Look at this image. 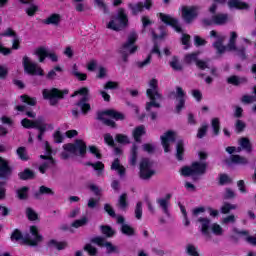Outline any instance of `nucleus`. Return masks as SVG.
I'll return each mask as SVG.
<instances>
[{
	"mask_svg": "<svg viewBox=\"0 0 256 256\" xmlns=\"http://www.w3.org/2000/svg\"><path fill=\"white\" fill-rule=\"evenodd\" d=\"M149 87L146 90V96L150 99V102L146 103V111H151V107L160 109L161 104L157 101H163V94L159 93V81L153 78L149 82Z\"/></svg>",
	"mask_w": 256,
	"mask_h": 256,
	"instance_id": "nucleus-1",
	"label": "nucleus"
},
{
	"mask_svg": "<svg viewBox=\"0 0 256 256\" xmlns=\"http://www.w3.org/2000/svg\"><path fill=\"white\" fill-rule=\"evenodd\" d=\"M137 33L131 32L128 35V40L126 43L122 45V47L119 49V53L122 56V59L124 63H127L129 61V55H133L138 49L137 45Z\"/></svg>",
	"mask_w": 256,
	"mask_h": 256,
	"instance_id": "nucleus-2",
	"label": "nucleus"
},
{
	"mask_svg": "<svg viewBox=\"0 0 256 256\" xmlns=\"http://www.w3.org/2000/svg\"><path fill=\"white\" fill-rule=\"evenodd\" d=\"M64 151L85 159L87 155V143L83 139H76L73 143L63 145Z\"/></svg>",
	"mask_w": 256,
	"mask_h": 256,
	"instance_id": "nucleus-3",
	"label": "nucleus"
},
{
	"mask_svg": "<svg viewBox=\"0 0 256 256\" xmlns=\"http://www.w3.org/2000/svg\"><path fill=\"white\" fill-rule=\"evenodd\" d=\"M65 95H69V89L59 90L58 88H51L42 91L43 99L50 101L52 107H55L59 100L65 99Z\"/></svg>",
	"mask_w": 256,
	"mask_h": 256,
	"instance_id": "nucleus-4",
	"label": "nucleus"
},
{
	"mask_svg": "<svg viewBox=\"0 0 256 256\" xmlns=\"http://www.w3.org/2000/svg\"><path fill=\"white\" fill-rule=\"evenodd\" d=\"M81 95L82 98L76 103V107L80 108L82 115H87L91 111V104H89V88L82 87L71 95V97H77Z\"/></svg>",
	"mask_w": 256,
	"mask_h": 256,
	"instance_id": "nucleus-5",
	"label": "nucleus"
},
{
	"mask_svg": "<svg viewBox=\"0 0 256 256\" xmlns=\"http://www.w3.org/2000/svg\"><path fill=\"white\" fill-rule=\"evenodd\" d=\"M116 21H118V24L115 23V20H111L107 24V29H111L112 31H123V29L129 27V17L127 16V13H125V8L118 9Z\"/></svg>",
	"mask_w": 256,
	"mask_h": 256,
	"instance_id": "nucleus-6",
	"label": "nucleus"
},
{
	"mask_svg": "<svg viewBox=\"0 0 256 256\" xmlns=\"http://www.w3.org/2000/svg\"><path fill=\"white\" fill-rule=\"evenodd\" d=\"M207 173L206 162H193L191 166H184L181 169V175L183 177H192L193 175H205Z\"/></svg>",
	"mask_w": 256,
	"mask_h": 256,
	"instance_id": "nucleus-7",
	"label": "nucleus"
},
{
	"mask_svg": "<svg viewBox=\"0 0 256 256\" xmlns=\"http://www.w3.org/2000/svg\"><path fill=\"white\" fill-rule=\"evenodd\" d=\"M153 162L149 158H142L139 164V178L149 181L157 172L152 169Z\"/></svg>",
	"mask_w": 256,
	"mask_h": 256,
	"instance_id": "nucleus-8",
	"label": "nucleus"
},
{
	"mask_svg": "<svg viewBox=\"0 0 256 256\" xmlns=\"http://www.w3.org/2000/svg\"><path fill=\"white\" fill-rule=\"evenodd\" d=\"M22 65L24 67L25 73L28 75H39L40 77L45 75V72L41 67L37 66V63L31 62V58H29V56H24L22 58Z\"/></svg>",
	"mask_w": 256,
	"mask_h": 256,
	"instance_id": "nucleus-9",
	"label": "nucleus"
},
{
	"mask_svg": "<svg viewBox=\"0 0 256 256\" xmlns=\"http://www.w3.org/2000/svg\"><path fill=\"white\" fill-rule=\"evenodd\" d=\"M30 233L34 237V239H31V236L29 234H26L24 239V245H27L28 247H37L39 243L43 242V235L39 234V228H37V226H30Z\"/></svg>",
	"mask_w": 256,
	"mask_h": 256,
	"instance_id": "nucleus-10",
	"label": "nucleus"
},
{
	"mask_svg": "<svg viewBox=\"0 0 256 256\" xmlns=\"http://www.w3.org/2000/svg\"><path fill=\"white\" fill-rule=\"evenodd\" d=\"M158 17L162 21V23H164L165 25H168L169 27H172V29H174L176 33H183V28L179 23V19L174 18L173 16L162 13V12L158 14Z\"/></svg>",
	"mask_w": 256,
	"mask_h": 256,
	"instance_id": "nucleus-11",
	"label": "nucleus"
},
{
	"mask_svg": "<svg viewBox=\"0 0 256 256\" xmlns=\"http://www.w3.org/2000/svg\"><path fill=\"white\" fill-rule=\"evenodd\" d=\"M172 95H175L176 99V107L175 111L176 113H181L183 109H185V101L187 99V92L183 90L182 87L176 86V92H172Z\"/></svg>",
	"mask_w": 256,
	"mask_h": 256,
	"instance_id": "nucleus-12",
	"label": "nucleus"
},
{
	"mask_svg": "<svg viewBox=\"0 0 256 256\" xmlns=\"http://www.w3.org/2000/svg\"><path fill=\"white\" fill-rule=\"evenodd\" d=\"M159 31L161 33L158 35L154 29L151 30L152 40L154 43V46L151 50V53H155L158 55V57H161V50L159 49V44L157 43L158 39H165L167 37V31L165 30V26L161 25L158 27Z\"/></svg>",
	"mask_w": 256,
	"mask_h": 256,
	"instance_id": "nucleus-13",
	"label": "nucleus"
},
{
	"mask_svg": "<svg viewBox=\"0 0 256 256\" xmlns=\"http://www.w3.org/2000/svg\"><path fill=\"white\" fill-rule=\"evenodd\" d=\"M197 6H184L182 7V19L187 23L188 25L191 24L192 21H195L197 17L199 16Z\"/></svg>",
	"mask_w": 256,
	"mask_h": 256,
	"instance_id": "nucleus-14",
	"label": "nucleus"
},
{
	"mask_svg": "<svg viewBox=\"0 0 256 256\" xmlns=\"http://www.w3.org/2000/svg\"><path fill=\"white\" fill-rule=\"evenodd\" d=\"M13 175V168L9 165V160L0 157V179L8 181Z\"/></svg>",
	"mask_w": 256,
	"mask_h": 256,
	"instance_id": "nucleus-15",
	"label": "nucleus"
},
{
	"mask_svg": "<svg viewBox=\"0 0 256 256\" xmlns=\"http://www.w3.org/2000/svg\"><path fill=\"white\" fill-rule=\"evenodd\" d=\"M162 141V147L164 148V153H169L171 151L170 143H175L177 135L173 130H168L163 136L160 137Z\"/></svg>",
	"mask_w": 256,
	"mask_h": 256,
	"instance_id": "nucleus-16",
	"label": "nucleus"
},
{
	"mask_svg": "<svg viewBox=\"0 0 256 256\" xmlns=\"http://www.w3.org/2000/svg\"><path fill=\"white\" fill-rule=\"evenodd\" d=\"M210 37H214L215 39H218V41H215L212 45L214 49H216L218 55H223V53L227 51V46L223 45L225 38L219 37V35L217 34V31L215 30L210 31Z\"/></svg>",
	"mask_w": 256,
	"mask_h": 256,
	"instance_id": "nucleus-17",
	"label": "nucleus"
},
{
	"mask_svg": "<svg viewBox=\"0 0 256 256\" xmlns=\"http://www.w3.org/2000/svg\"><path fill=\"white\" fill-rule=\"evenodd\" d=\"M44 121L43 117H39L37 120L24 118L21 120V125L24 129H37Z\"/></svg>",
	"mask_w": 256,
	"mask_h": 256,
	"instance_id": "nucleus-18",
	"label": "nucleus"
},
{
	"mask_svg": "<svg viewBox=\"0 0 256 256\" xmlns=\"http://www.w3.org/2000/svg\"><path fill=\"white\" fill-rule=\"evenodd\" d=\"M171 197V194H166L165 198H158L156 200L157 204L167 217H171V213H169V201H171Z\"/></svg>",
	"mask_w": 256,
	"mask_h": 256,
	"instance_id": "nucleus-19",
	"label": "nucleus"
},
{
	"mask_svg": "<svg viewBox=\"0 0 256 256\" xmlns=\"http://www.w3.org/2000/svg\"><path fill=\"white\" fill-rule=\"evenodd\" d=\"M48 249H56L57 251H63L69 247L67 241H57L56 239H51L47 242Z\"/></svg>",
	"mask_w": 256,
	"mask_h": 256,
	"instance_id": "nucleus-20",
	"label": "nucleus"
},
{
	"mask_svg": "<svg viewBox=\"0 0 256 256\" xmlns=\"http://www.w3.org/2000/svg\"><path fill=\"white\" fill-rule=\"evenodd\" d=\"M226 82L228 83V85H233L234 87H239V85H245V84L249 83V80L245 76L239 77L237 75H232L227 78Z\"/></svg>",
	"mask_w": 256,
	"mask_h": 256,
	"instance_id": "nucleus-21",
	"label": "nucleus"
},
{
	"mask_svg": "<svg viewBox=\"0 0 256 256\" xmlns=\"http://www.w3.org/2000/svg\"><path fill=\"white\" fill-rule=\"evenodd\" d=\"M44 25H54V27H59L61 24V14L52 13L46 19L42 20Z\"/></svg>",
	"mask_w": 256,
	"mask_h": 256,
	"instance_id": "nucleus-22",
	"label": "nucleus"
},
{
	"mask_svg": "<svg viewBox=\"0 0 256 256\" xmlns=\"http://www.w3.org/2000/svg\"><path fill=\"white\" fill-rule=\"evenodd\" d=\"M198 223H201V233L202 235L209 236L210 232L209 229H211V219L200 217L198 218Z\"/></svg>",
	"mask_w": 256,
	"mask_h": 256,
	"instance_id": "nucleus-23",
	"label": "nucleus"
},
{
	"mask_svg": "<svg viewBox=\"0 0 256 256\" xmlns=\"http://www.w3.org/2000/svg\"><path fill=\"white\" fill-rule=\"evenodd\" d=\"M147 133V131L145 130V126L144 125H140L134 128L133 132H132V136L134 138V141L136 143H141V137L143 135H145Z\"/></svg>",
	"mask_w": 256,
	"mask_h": 256,
	"instance_id": "nucleus-24",
	"label": "nucleus"
},
{
	"mask_svg": "<svg viewBox=\"0 0 256 256\" xmlns=\"http://www.w3.org/2000/svg\"><path fill=\"white\" fill-rule=\"evenodd\" d=\"M111 170L117 171V173H118V175H120V177H123V175H125V173L127 172V170L124 168V166L121 165V160H119V158L114 159V161L112 162V165H111Z\"/></svg>",
	"mask_w": 256,
	"mask_h": 256,
	"instance_id": "nucleus-25",
	"label": "nucleus"
},
{
	"mask_svg": "<svg viewBox=\"0 0 256 256\" xmlns=\"http://www.w3.org/2000/svg\"><path fill=\"white\" fill-rule=\"evenodd\" d=\"M185 156V142L183 140H178L176 144V159L177 161H183Z\"/></svg>",
	"mask_w": 256,
	"mask_h": 256,
	"instance_id": "nucleus-26",
	"label": "nucleus"
},
{
	"mask_svg": "<svg viewBox=\"0 0 256 256\" xmlns=\"http://www.w3.org/2000/svg\"><path fill=\"white\" fill-rule=\"evenodd\" d=\"M85 165L86 167H92L94 171H97L98 177H100V175H103V171H105V164H103V162L101 161H97L95 163L86 162Z\"/></svg>",
	"mask_w": 256,
	"mask_h": 256,
	"instance_id": "nucleus-27",
	"label": "nucleus"
},
{
	"mask_svg": "<svg viewBox=\"0 0 256 256\" xmlns=\"http://www.w3.org/2000/svg\"><path fill=\"white\" fill-rule=\"evenodd\" d=\"M138 155H139V146H137V144L133 143L132 147H131L130 159H129V163L132 167H135V165H137Z\"/></svg>",
	"mask_w": 256,
	"mask_h": 256,
	"instance_id": "nucleus-28",
	"label": "nucleus"
},
{
	"mask_svg": "<svg viewBox=\"0 0 256 256\" xmlns=\"http://www.w3.org/2000/svg\"><path fill=\"white\" fill-rule=\"evenodd\" d=\"M228 7L230 9L243 10V9H249V4H247V2H240V0H229Z\"/></svg>",
	"mask_w": 256,
	"mask_h": 256,
	"instance_id": "nucleus-29",
	"label": "nucleus"
},
{
	"mask_svg": "<svg viewBox=\"0 0 256 256\" xmlns=\"http://www.w3.org/2000/svg\"><path fill=\"white\" fill-rule=\"evenodd\" d=\"M230 160L231 163H234V165H249V159L239 154L231 155Z\"/></svg>",
	"mask_w": 256,
	"mask_h": 256,
	"instance_id": "nucleus-30",
	"label": "nucleus"
},
{
	"mask_svg": "<svg viewBox=\"0 0 256 256\" xmlns=\"http://www.w3.org/2000/svg\"><path fill=\"white\" fill-rule=\"evenodd\" d=\"M212 16H213L214 25H225V23L229 21L228 14L218 13Z\"/></svg>",
	"mask_w": 256,
	"mask_h": 256,
	"instance_id": "nucleus-31",
	"label": "nucleus"
},
{
	"mask_svg": "<svg viewBox=\"0 0 256 256\" xmlns=\"http://www.w3.org/2000/svg\"><path fill=\"white\" fill-rule=\"evenodd\" d=\"M128 8L131 10V15L133 16H137L144 11L143 2H137L136 4L129 3Z\"/></svg>",
	"mask_w": 256,
	"mask_h": 256,
	"instance_id": "nucleus-32",
	"label": "nucleus"
},
{
	"mask_svg": "<svg viewBox=\"0 0 256 256\" xmlns=\"http://www.w3.org/2000/svg\"><path fill=\"white\" fill-rule=\"evenodd\" d=\"M106 115L115 121H125V114L118 112L115 109L106 110Z\"/></svg>",
	"mask_w": 256,
	"mask_h": 256,
	"instance_id": "nucleus-33",
	"label": "nucleus"
},
{
	"mask_svg": "<svg viewBox=\"0 0 256 256\" xmlns=\"http://www.w3.org/2000/svg\"><path fill=\"white\" fill-rule=\"evenodd\" d=\"M36 129L38 130V141H43V135H45L47 129H53V124H47L43 122Z\"/></svg>",
	"mask_w": 256,
	"mask_h": 256,
	"instance_id": "nucleus-34",
	"label": "nucleus"
},
{
	"mask_svg": "<svg viewBox=\"0 0 256 256\" xmlns=\"http://www.w3.org/2000/svg\"><path fill=\"white\" fill-rule=\"evenodd\" d=\"M41 195H55V191L45 185H42L39 187V191L34 193V197L35 199H39Z\"/></svg>",
	"mask_w": 256,
	"mask_h": 256,
	"instance_id": "nucleus-35",
	"label": "nucleus"
},
{
	"mask_svg": "<svg viewBox=\"0 0 256 256\" xmlns=\"http://www.w3.org/2000/svg\"><path fill=\"white\" fill-rule=\"evenodd\" d=\"M19 179L21 181H29L31 179H35V172L29 168L24 169V171L18 174Z\"/></svg>",
	"mask_w": 256,
	"mask_h": 256,
	"instance_id": "nucleus-36",
	"label": "nucleus"
},
{
	"mask_svg": "<svg viewBox=\"0 0 256 256\" xmlns=\"http://www.w3.org/2000/svg\"><path fill=\"white\" fill-rule=\"evenodd\" d=\"M120 231L122 235H126L127 237H135L136 235L135 228L129 224L121 225Z\"/></svg>",
	"mask_w": 256,
	"mask_h": 256,
	"instance_id": "nucleus-37",
	"label": "nucleus"
},
{
	"mask_svg": "<svg viewBox=\"0 0 256 256\" xmlns=\"http://www.w3.org/2000/svg\"><path fill=\"white\" fill-rule=\"evenodd\" d=\"M11 241H22L21 245H25V236L19 229H14L10 236Z\"/></svg>",
	"mask_w": 256,
	"mask_h": 256,
	"instance_id": "nucleus-38",
	"label": "nucleus"
},
{
	"mask_svg": "<svg viewBox=\"0 0 256 256\" xmlns=\"http://www.w3.org/2000/svg\"><path fill=\"white\" fill-rule=\"evenodd\" d=\"M235 233H237V235H244L246 237L245 241H247V243H250V245H254L256 247V237L249 236V231L235 229Z\"/></svg>",
	"mask_w": 256,
	"mask_h": 256,
	"instance_id": "nucleus-39",
	"label": "nucleus"
},
{
	"mask_svg": "<svg viewBox=\"0 0 256 256\" xmlns=\"http://www.w3.org/2000/svg\"><path fill=\"white\" fill-rule=\"evenodd\" d=\"M231 183H233V179H231L229 175L225 173H221L218 175V185H220V187H223L225 185H231Z\"/></svg>",
	"mask_w": 256,
	"mask_h": 256,
	"instance_id": "nucleus-40",
	"label": "nucleus"
},
{
	"mask_svg": "<svg viewBox=\"0 0 256 256\" xmlns=\"http://www.w3.org/2000/svg\"><path fill=\"white\" fill-rule=\"evenodd\" d=\"M235 209H237V204L224 202V204L220 208V211L222 215H229V213H231V211H235Z\"/></svg>",
	"mask_w": 256,
	"mask_h": 256,
	"instance_id": "nucleus-41",
	"label": "nucleus"
},
{
	"mask_svg": "<svg viewBox=\"0 0 256 256\" xmlns=\"http://www.w3.org/2000/svg\"><path fill=\"white\" fill-rule=\"evenodd\" d=\"M20 99L22 103H25V105H29L30 107H35L37 105V98L36 97H31L27 94L21 95Z\"/></svg>",
	"mask_w": 256,
	"mask_h": 256,
	"instance_id": "nucleus-42",
	"label": "nucleus"
},
{
	"mask_svg": "<svg viewBox=\"0 0 256 256\" xmlns=\"http://www.w3.org/2000/svg\"><path fill=\"white\" fill-rule=\"evenodd\" d=\"M35 55H37V57L39 59V63H43L45 61V59H47V57H49V52L47 51V49H45L43 47H39L36 49Z\"/></svg>",
	"mask_w": 256,
	"mask_h": 256,
	"instance_id": "nucleus-43",
	"label": "nucleus"
},
{
	"mask_svg": "<svg viewBox=\"0 0 256 256\" xmlns=\"http://www.w3.org/2000/svg\"><path fill=\"white\" fill-rule=\"evenodd\" d=\"M17 197L20 201H25L29 199V187L24 186L17 190Z\"/></svg>",
	"mask_w": 256,
	"mask_h": 256,
	"instance_id": "nucleus-44",
	"label": "nucleus"
},
{
	"mask_svg": "<svg viewBox=\"0 0 256 256\" xmlns=\"http://www.w3.org/2000/svg\"><path fill=\"white\" fill-rule=\"evenodd\" d=\"M100 231H101L102 235H105V237H107V238H111V237H113V235H115V230H113V227H111L109 225H101Z\"/></svg>",
	"mask_w": 256,
	"mask_h": 256,
	"instance_id": "nucleus-45",
	"label": "nucleus"
},
{
	"mask_svg": "<svg viewBox=\"0 0 256 256\" xmlns=\"http://www.w3.org/2000/svg\"><path fill=\"white\" fill-rule=\"evenodd\" d=\"M240 146L247 153H251V151H253V146L251 145V141L249 140V138H246V137L241 138L240 139Z\"/></svg>",
	"mask_w": 256,
	"mask_h": 256,
	"instance_id": "nucleus-46",
	"label": "nucleus"
},
{
	"mask_svg": "<svg viewBox=\"0 0 256 256\" xmlns=\"http://www.w3.org/2000/svg\"><path fill=\"white\" fill-rule=\"evenodd\" d=\"M16 154L18 155L21 161H29V154H27V148L24 146H20L16 150Z\"/></svg>",
	"mask_w": 256,
	"mask_h": 256,
	"instance_id": "nucleus-47",
	"label": "nucleus"
},
{
	"mask_svg": "<svg viewBox=\"0 0 256 256\" xmlns=\"http://www.w3.org/2000/svg\"><path fill=\"white\" fill-rule=\"evenodd\" d=\"M199 53L197 52H193L190 54H186L184 57V61L185 63H187V65H191V63H197V61L199 60Z\"/></svg>",
	"mask_w": 256,
	"mask_h": 256,
	"instance_id": "nucleus-48",
	"label": "nucleus"
},
{
	"mask_svg": "<svg viewBox=\"0 0 256 256\" xmlns=\"http://www.w3.org/2000/svg\"><path fill=\"white\" fill-rule=\"evenodd\" d=\"M118 207L122 211H125L129 207V202H127V193H123L118 199Z\"/></svg>",
	"mask_w": 256,
	"mask_h": 256,
	"instance_id": "nucleus-49",
	"label": "nucleus"
},
{
	"mask_svg": "<svg viewBox=\"0 0 256 256\" xmlns=\"http://www.w3.org/2000/svg\"><path fill=\"white\" fill-rule=\"evenodd\" d=\"M169 65L173 69V71H183V65H181L177 56H173L172 61H170Z\"/></svg>",
	"mask_w": 256,
	"mask_h": 256,
	"instance_id": "nucleus-50",
	"label": "nucleus"
},
{
	"mask_svg": "<svg viewBox=\"0 0 256 256\" xmlns=\"http://www.w3.org/2000/svg\"><path fill=\"white\" fill-rule=\"evenodd\" d=\"M211 125H212V129H213V133H214L215 137H217V135H219V133H221V122L219 121V118H213Z\"/></svg>",
	"mask_w": 256,
	"mask_h": 256,
	"instance_id": "nucleus-51",
	"label": "nucleus"
},
{
	"mask_svg": "<svg viewBox=\"0 0 256 256\" xmlns=\"http://www.w3.org/2000/svg\"><path fill=\"white\" fill-rule=\"evenodd\" d=\"M26 217L28 221H37L39 219V214L33 210L31 207L26 208Z\"/></svg>",
	"mask_w": 256,
	"mask_h": 256,
	"instance_id": "nucleus-52",
	"label": "nucleus"
},
{
	"mask_svg": "<svg viewBox=\"0 0 256 256\" xmlns=\"http://www.w3.org/2000/svg\"><path fill=\"white\" fill-rule=\"evenodd\" d=\"M88 151L91 155H94L96 159H103V154H101V150L95 145L88 146Z\"/></svg>",
	"mask_w": 256,
	"mask_h": 256,
	"instance_id": "nucleus-53",
	"label": "nucleus"
},
{
	"mask_svg": "<svg viewBox=\"0 0 256 256\" xmlns=\"http://www.w3.org/2000/svg\"><path fill=\"white\" fill-rule=\"evenodd\" d=\"M61 73L63 72V68H61V66H55L52 70H50L48 72V74L46 75V79H49L50 81L55 79V77H57V72Z\"/></svg>",
	"mask_w": 256,
	"mask_h": 256,
	"instance_id": "nucleus-54",
	"label": "nucleus"
},
{
	"mask_svg": "<svg viewBox=\"0 0 256 256\" xmlns=\"http://www.w3.org/2000/svg\"><path fill=\"white\" fill-rule=\"evenodd\" d=\"M115 141H117L121 145H129V143H131V141L129 140V136L125 134H116Z\"/></svg>",
	"mask_w": 256,
	"mask_h": 256,
	"instance_id": "nucleus-55",
	"label": "nucleus"
},
{
	"mask_svg": "<svg viewBox=\"0 0 256 256\" xmlns=\"http://www.w3.org/2000/svg\"><path fill=\"white\" fill-rule=\"evenodd\" d=\"M186 253L189 255V256H201L199 254V251L197 250V247H195V245L193 244H188L186 246Z\"/></svg>",
	"mask_w": 256,
	"mask_h": 256,
	"instance_id": "nucleus-56",
	"label": "nucleus"
},
{
	"mask_svg": "<svg viewBox=\"0 0 256 256\" xmlns=\"http://www.w3.org/2000/svg\"><path fill=\"white\" fill-rule=\"evenodd\" d=\"M72 74L74 77H77L79 81H87V75L77 71V64H74Z\"/></svg>",
	"mask_w": 256,
	"mask_h": 256,
	"instance_id": "nucleus-57",
	"label": "nucleus"
},
{
	"mask_svg": "<svg viewBox=\"0 0 256 256\" xmlns=\"http://www.w3.org/2000/svg\"><path fill=\"white\" fill-rule=\"evenodd\" d=\"M89 220L87 219V217H83L81 219L75 220L72 224L71 227H74L75 229H79V227H83L85 225H87V222Z\"/></svg>",
	"mask_w": 256,
	"mask_h": 256,
	"instance_id": "nucleus-58",
	"label": "nucleus"
},
{
	"mask_svg": "<svg viewBox=\"0 0 256 256\" xmlns=\"http://www.w3.org/2000/svg\"><path fill=\"white\" fill-rule=\"evenodd\" d=\"M25 11L28 17H35V14L37 13V11H39V6L35 4H30V7L26 8Z\"/></svg>",
	"mask_w": 256,
	"mask_h": 256,
	"instance_id": "nucleus-59",
	"label": "nucleus"
},
{
	"mask_svg": "<svg viewBox=\"0 0 256 256\" xmlns=\"http://www.w3.org/2000/svg\"><path fill=\"white\" fill-rule=\"evenodd\" d=\"M104 89L106 91H114L115 89H119V82H115V81H108L105 83L104 85Z\"/></svg>",
	"mask_w": 256,
	"mask_h": 256,
	"instance_id": "nucleus-60",
	"label": "nucleus"
},
{
	"mask_svg": "<svg viewBox=\"0 0 256 256\" xmlns=\"http://www.w3.org/2000/svg\"><path fill=\"white\" fill-rule=\"evenodd\" d=\"M246 127H247V124H245L243 120H239V119L236 120V123H235L236 133H243Z\"/></svg>",
	"mask_w": 256,
	"mask_h": 256,
	"instance_id": "nucleus-61",
	"label": "nucleus"
},
{
	"mask_svg": "<svg viewBox=\"0 0 256 256\" xmlns=\"http://www.w3.org/2000/svg\"><path fill=\"white\" fill-rule=\"evenodd\" d=\"M91 243H95L96 245H98V247H105L107 241H105V238L101 236H96L91 239Z\"/></svg>",
	"mask_w": 256,
	"mask_h": 256,
	"instance_id": "nucleus-62",
	"label": "nucleus"
},
{
	"mask_svg": "<svg viewBox=\"0 0 256 256\" xmlns=\"http://www.w3.org/2000/svg\"><path fill=\"white\" fill-rule=\"evenodd\" d=\"M211 230L214 235H217V236L223 235V228L221 227V225L217 223L212 224Z\"/></svg>",
	"mask_w": 256,
	"mask_h": 256,
	"instance_id": "nucleus-63",
	"label": "nucleus"
},
{
	"mask_svg": "<svg viewBox=\"0 0 256 256\" xmlns=\"http://www.w3.org/2000/svg\"><path fill=\"white\" fill-rule=\"evenodd\" d=\"M84 251L88 252V255L90 256H96L97 255V248L93 247L91 244H86L84 246Z\"/></svg>",
	"mask_w": 256,
	"mask_h": 256,
	"instance_id": "nucleus-64",
	"label": "nucleus"
}]
</instances>
